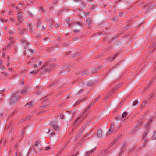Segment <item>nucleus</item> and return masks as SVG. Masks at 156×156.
<instances>
[{
	"instance_id": "f257e3e1",
	"label": "nucleus",
	"mask_w": 156,
	"mask_h": 156,
	"mask_svg": "<svg viewBox=\"0 0 156 156\" xmlns=\"http://www.w3.org/2000/svg\"><path fill=\"white\" fill-rule=\"evenodd\" d=\"M42 63L41 60L37 59L36 68L41 69L44 68L45 71L47 72L50 71L51 69L54 68L55 67V65L50 62H47L44 64H42Z\"/></svg>"
},
{
	"instance_id": "9d476101",
	"label": "nucleus",
	"mask_w": 156,
	"mask_h": 156,
	"mask_svg": "<svg viewBox=\"0 0 156 156\" xmlns=\"http://www.w3.org/2000/svg\"><path fill=\"white\" fill-rule=\"evenodd\" d=\"M97 135L99 138H101L102 136V131L101 130H98L97 132Z\"/></svg>"
},
{
	"instance_id": "13d9d810",
	"label": "nucleus",
	"mask_w": 156,
	"mask_h": 156,
	"mask_svg": "<svg viewBox=\"0 0 156 156\" xmlns=\"http://www.w3.org/2000/svg\"><path fill=\"white\" fill-rule=\"evenodd\" d=\"M99 96H98V99H99Z\"/></svg>"
},
{
	"instance_id": "c03bdc74",
	"label": "nucleus",
	"mask_w": 156,
	"mask_h": 156,
	"mask_svg": "<svg viewBox=\"0 0 156 156\" xmlns=\"http://www.w3.org/2000/svg\"><path fill=\"white\" fill-rule=\"evenodd\" d=\"M79 10H80V11H82V9H79Z\"/></svg>"
},
{
	"instance_id": "de8ad7c7",
	"label": "nucleus",
	"mask_w": 156,
	"mask_h": 156,
	"mask_svg": "<svg viewBox=\"0 0 156 156\" xmlns=\"http://www.w3.org/2000/svg\"><path fill=\"white\" fill-rule=\"evenodd\" d=\"M4 12V11H3V12H1V14H2L3 12Z\"/></svg>"
},
{
	"instance_id": "37998d69",
	"label": "nucleus",
	"mask_w": 156,
	"mask_h": 156,
	"mask_svg": "<svg viewBox=\"0 0 156 156\" xmlns=\"http://www.w3.org/2000/svg\"><path fill=\"white\" fill-rule=\"evenodd\" d=\"M15 154H16V156L17 155V152H16Z\"/></svg>"
},
{
	"instance_id": "5701e85b",
	"label": "nucleus",
	"mask_w": 156,
	"mask_h": 156,
	"mask_svg": "<svg viewBox=\"0 0 156 156\" xmlns=\"http://www.w3.org/2000/svg\"><path fill=\"white\" fill-rule=\"evenodd\" d=\"M37 72V71L36 70H35L34 71H33L32 72H30V74H35Z\"/></svg>"
},
{
	"instance_id": "58836bf2",
	"label": "nucleus",
	"mask_w": 156,
	"mask_h": 156,
	"mask_svg": "<svg viewBox=\"0 0 156 156\" xmlns=\"http://www.w3.org/2000/svg\"><path fill=\"white\" fill-rule=\"evenodd\" d=\"M64 149V148H62L61 150V151H63Z\"/></svg>"
},
{
	"instance_id": "aec40b11",
	"label": "nucleus",
	"mask_w": 156,
	"mask_h": 156,
	"mask_svg": "<svg viewBox=\"0 0 156 156\" xmlns=\"http://www.w3.org/2000/svg\"><path fill=\"white\" fill-rule=\"evenodd\" d=\"M138 101L137 100H135L133 102V106H135L138 104Z\"/></svg>"
},
{
	"instance_id": "393cba45",
	"label": "nucleus",
	"mask_w": 156,
	"mask_h": 156,
	"mask_svg": "<svg viewBox=\"0 0 156 156\" xmlns=\"http://www.w3.org/2000/svg\"><path fill=\"white\" fill-rule=\"evenodd\" d=\"M5 90H0V94H2L4 92H5Z\"/></svg>"
},
{
	"instance_id": "c756f323",
	"label": "nucleus",
	"mask_w": 156,
	"mask_h": 156,
	"mask_svg": "<svg viewBox=\"0 0 156 156\" xmlns=\"http://www.w3.org/2000/svg\"><path fill=\"white\" fill-rule=\"evenodd\" d=\"M73 1L76 2H82V0H73Z\"/></svg>"
},
{
	"instance_id": "864d4df0",
	"label": "nucleus",
	"mask_w": 156,
	"mask_h": 156,
	"mask_svg": "<svg viewBox=\"0 0 156 156\" xmlns=\"http://www.w3.org/2000/svg\"><path fill=\"white\" fill-rule=\"evenodd\" d=\"M57 27H59V25H57Z\"/></svg>"
},
{
	"instance_id": "ea45409f",
	"label": "nucleus",
	"mask_w": 156,
	"mask_h": 156,
	"mask_svg": "<svg viewBox=\"0 0 156 156\" xmlns=\"http://www.w3.org/2000/svg\"><path fill=\"white\" fill-rule=\"evenodd\" d=\"M154 6L153 5H152L151 6V8H153L154 7Z\"/></svg>"
},
{
	"instance_id": "79ce46f5",
	"label": "nucleus",
	"mask_w": 156,
	"mask_h": 156,
	"mask_svg": "<svg viewBox=\"0 0 156 156\" xmlns=\"http://www.w3.org/2000/svg\"><path fill=\"white\" fill-rule=\"evenodd\" d=\"M126 144V143H124V144H123V146H125Z\"/></svg>"
},
{
	"instance_id": "72a5a7b5",
	"label": "nucleus",
	"mask_w": 156,
	"mask_h": 156,
	"mask_svg": "<svg viewBox=\"0 0 156 156\" xmlns=\"http://www.w3.org/2000/svg\"><path fill=\"white\" fill-rule=\"evenodd\" d=\"M30 17H32V16H33V15H32V14L31 13H30Z\"/></svg>"
},
{
	"instance_id": "0eeeda50",
	"label": "nucleus",
	"mask_w": 156,
	"mask_h": 156,
	"mask_svg": "<svg viewBox=\"0 0 156 156\" xmlns=\"http://www.w3.org/2000/svg\"><path fill=\"white\" fill-rule=\"evenodd\" d=\"M114 128V125L113 124H111L109 128V130L108 131V133H107V135H108L111 133H113V129Z\"/></svg>"
},
{
	"instance_id": "7c9ffc66",
	"label": "nucleus",
	"mask_w": 156,
	"mask_h": 156,
	"mask_svg": "<svg viewBox=\"0 0 156 156\" xmlns=\"http://www.w3.org/2000/svg\"><path fill=\"white\" fill-rule=\"evenodd\" d=\"M146 136V134L145 133H144V135H143V140H144V138H145V137Z\"/></svg>"
},
{
	"instance_id": "680f3d73",
	"label": "nucleus",
	"mask_w": 156,
	"mask_h": 156,
	"mask_svg": "<svg viewBox=\"0 0 156 156\" xmlns=\"http://www.w3.org/2000/svg\"><path fill=\"white\" fill-rule=\"evenodd\" d=\"M8 46H10V45L9 44Z\"/></svg>"
},
{
	"instance_id": "bf43d9fd",
	"label": "nucleus",
	"mask_w": 156,
	"mask_h": 156,
	"mask_svg": "<svg viewBox=\"0 0 156 156\" xmlns=\"http://www.w3.org/2000/svg\"><path fill=\"white\" fill-rule=\"evenodd\" d=\"M28 12V13L29 14V12Z\"/></svg>"
},
{
	"instance_id": "6ab92c4d",
	"label": "nucleus",
	"mask_w": 156,
	"mask_h": 156,
	"mask_svg": "<svg viewBox=\"0 0 156 156\" xmlns=\"http://www.w3.org/2000/svg\"><path fill=\"white\" fill-rule=\"evenodd\" d=\"M9 44H12L13 43V39L12 38L10 37L9 38Z\"/></svg>"
},
{
	"instance_id": "a19ab883",
	"label": "nucleus",
	"mask_w": 156,
	"mask_h": 156,
	"mask_svg": "<svg viewBox=\"0 0 156 156\" xmlns=\"http://www.w3.org/2000/svg\"><path fill=\"white\" fill-rule=\"evenodd\" d=\"M62 151H59V152H58V154H60L61 153V152H62Z\"/></svg>"
},
{
	"instance_id": "423d86ee",
	"label": "nucleus",
	"mask_w": 156,
	"mask_h": 156,
	"mask_svg": "<svg viewBox=\"0 0 156 156\" xmlns=\"http://www.w3.org/2000/svg\"><path fill=\"white\" fill-rule=\"evenodd\" d=\"M37 58L36 57H32L30 60V65H31L34 68H36L37 66Z\"/></svg>"
},
{
	"instance_id": "412c9836",
	"label": "nucleus",
	"mask_w": 156,
	"mask_h": 156,
	"mask_svg": "<svg viewBox=\"0 0 156 156\" xmlns=\"http://www.w3.org/2000/svg\"><path fill=\"white\" fill-rule=\"evenodd\" d=\"M34 105V102L33 101H31L30 102V107H32Z\"/></svg>"
},
{
	"instance_id": "c9c22d12",
	"label": "nucleus",
	"mask_w": 156,
	"mask_h": 156,
	"mask_svg": "<svg viewBox=\"0 0 156 156\" xmlns=\"http://www.w3.org/2000/svg\"><path fill=\"white\" fill-rule=\"evenodd\" d=\"M50 26H51V28H52L54 26V25H53L52 24H51V25H50Z\"/></svg>"
},
{
	"instance_id": "49530a36",
	"label": "nucleus",
	"mask_w": 156,
	"mask_h": 156,
	"mask_svg": "<svg viewBox=\"0 0 156 156\" xmlns=\"http://www.w3.org/2000/svg\"><path fill=\"white\" fill-rule=\"evenodd\" d=\"M13 20V19H11V21H12Z\"/></svg>"
},
{
	"instance_id": "052dcab7",
	"label": "nucleus",
	"mask_w": 156,
	"mask_h": 156,
	"mask_svg": "<svg viewBox=\"0 0 156 156\" xmlns=\"http://www.w3.org/2000/svg\"><path fill=\"white\" fill-rule=\"evenodd\" d=\"M155 64H156V62H155Z\"/></svg>"
},
{
	"instance_id": "603ef678",
	"label": "nucleus",
	"mask_w": 156,
	"mask_h": 156,
	"mask_svg": "<svg viewBox=\"0 0 156 156\" xmlns=\"http://www.w3.org/2000/svg\"><path fill=\"white\" fill-rule=\"evenodd\" d=\"M51 122H52V124H54V123H53V121H52Z\"/></svg>"
},
{
	"instance_id": "e433bc0d",
	"label": "nucleus",
	"mask_w": 156,
	"mask_h": 156,
	"mask_svg": "<svg viewBox=\"0 0 156 156\" xmlns=\"http://www.w3.org/2000/svg\"><path fill=\"white\" fill-rule=\"evenodd\" d=\"M150 124V123L147 124V125H146V126L147 127H148V126H149V125Z\"/></svg>"
},
{
	"instance_id": "7ed1b4c3",
	"label": "nucleus",
	"mask_w": 156,
	"mask_h": 156,
	"mask_svg": "<svg viewBox=\"0 0 156 156\" xmlns=\"http://www.w3.org/2000/svg\"><path fill=\"white\" fill-rule=\"evenodd\" d=\"M18 94L16 93L14 94L11 98L9 101V105L12 106L15 105L16 103L18 101L20 98L18 97Z\"/></svg>"
},
{
	"instance_id": "f8f14e48",
	"label": "nucleus",
	"mask_w": 156,
	"mask_h": 156,
	"mask_svg": "<svg viewBox=\"0 0 156 156\" xmlns=\"http://www.w3.org/2000/svg\"><path fill=\"white\" fill-rule=\"evenodd\" d=\"M86 23L88 25H90L91 24L90 19V18H87L86 20Z\"/></svg>"
},
{
	"instance_id": "2eb2a0df",
	"label": "nucleus",
	"mask_w": 156,
	"mask_h": 156,
	"mask_svg": "<svg viewBox=\"0 0 156 156\" xmlns=\"http://www.w3.org/2000/svg\"><path fill=\"white\" fill-rule=\"evenodd\" d=\"M127 115V113L126 112H123L121 116L122 118H124L126 117Z\"/></svg>"
},
{
	"instance_id": "f03ea898",
	"label": "nucleus",
	"mask_w": 156,
	"mask_h": 156,
	"mask_svg": "<svg viewBox=\"0 0 156 156\" xmlns=\"http://www.w3.org/2000/svg\"><path fill=\"white\" fill-rule=\"evenodd\" d=\"M98 99H97L95 101H94L93 102H92L91 104H90L88 107L87 109L84 112L83 114L79 118H76L75 121V123L76 124L75 125H76L77 123L80 122V121H82V119H83L86 116L87 114V109H89L91 106H92L95 103H96Z\"/></svg>"
},
{
	"instance_id": "bb28decb",
	"label": "nucleus",
	"mask_w": 156,
	"mask_h": 156,
	"mask_svg": "<svg viewBox=\"0 0 156 156\" xmlns=\"http://www.w3.org/2000/svg\"><path fill=\"white\" fill-rule=\"evenodd\" d=\"M82 3L81 5V7H84V3L82 1Z\"/></svg>"
},
{
	"instance_id": "cd10ccee",
	"label": "nucleus",
	"mask_w": 156,
	"mask_h": 156,
	"mask_svg": "<svg viewBox=\"0 0 156 156\" xmlns=\"http://www.w3.org/2000/svg\"><path fill=\"white\" fill-rule=\"evenodd\" d=\"M50 148V147H46L45 148V150H46V151H48V150Z\"/></svg>"
},
{
	"instance_id": "39448f33",
	"label": "nucleus",
	"mask_w": 156,
	"mask_h": 156,
	"mask_svg": "<svg viewBox=\"0 0 156 156\" xmlns=\"http://www.w3.org/2000/svg\"><path fill=\"white\" fill-rule=\"evenodd\" d=\"M34 149L36 151H41L42 149L41 148L40 143L38 141H36L34 143Z\"/></svg>"
},
{
	"instance_id": "4d7b16f0",
	"label": "nucleus",
	"mask_w": 156,
	"mask_h": 156,
	"mask_svg": "<svg viewBox=\"0 0 156 156\" xmlns=\"http://www.w3.org/2000/svg\"><path fill=\"white\" fill-rule=\"evenodd\" d=\"M31 3V1H30V3Z\"/></svg>"
},
{
	"instance_id": "5fc2aeb1",
	"label": "nucleus",
	"mask_w": 156,
	"mask_h": 156,
	"mask_svg": "<svg viewBox=\"0 0 156 156\" xmlns=\"http://www.w3.org/2000/svg\"><path fill=\"white\" fill-rule=\"evenodd\" d=\"M34 126V125L33 124V125H32V127Z\"/></svg>"
},
{
	"instance_id": "2f4dec72",
	"label": "nucleus",
	"mask_w": 156,
	"mask_h": 156,
	"mask_svg": "<svg viewBox=\"0 0 156 156\" xmlns=\"http://www.w3.org/2000/svg\"><path fill=\"white\" fill-rule=\"evenodd\" d=\"M40 9H41V10H44V8L43 7H40Z\"/></svg>"
},
{
	"instance_id": "a878e982",
	"label": "nucleus",
	"mask_w": 156,
	"mask_h": 156,
	"mask_svg": "<svg viewBox=\"0 0 156 156\" xmlns=\"http://www.w3.org/2000/svg\"><path fill=\"white\" fill-rule=\"evenodd\" d=\"M60 117L61 119H63L64 118V116L63 114H62L60 115Z\"/></svg>"
},
{
	"instance_id": "f3484780",
	"label": "nucleus",
	"mask_w": 156,
	"mask_h": 156,
	"mask_svg": "<svg viewBox=\"0 0 156 156\" xmlns=\"http://www.w3.org/2000/svg\"><path fill=\"white\" fill-rule=\"evenodd\" d=\"M116 119L119 120H121L123 119L122 117L120 115H118L116 116Z\"/></svg>"
},
{
	"instance_id": "09e8293b",
	"label": "nucleus",
	"mask_w": 156,
	"mask_h": 156,
	"mask_svg": "<svg viewBox=\"0 0 156 156\" xmlns=\"http://www.w3.org/2000/svg\"><path fill=\"white\" fill-rule=\"evenodd\" d=\"M82 73L83 74H85V72H83Z\"/></svg>"
},
{
	"instance_id": "8fccbe9b",
	"label": "nucleus",
	"mask_w": 156,
	"mask_h": 156,
	"mask_svg": "<svg viewBox=\"0 0 156 156\" xmlns=\"http://www.w3.org/2000/svg\"><path fill=\"white\" fill-rule=\"evenodd\" d=\"M156 44V42H154V44ZM155 46H156V45H155Z\"/></svg>"
},
{
	"instance_id": "6e6d98bb",
	"label": "nucleus",
	"mask_w": 156,
	"mask_h": 156,
	"mask_svg": "<svg viewBox=\"0 0 156 156\" xmlns=\"http://www.w3.org/2000/svg\"><path fill=\"white\" fill-rule=\"evenodd\" d=\"M39 87V86H38L37 87V88H38V87Z\"/></svg>"
},
{
	"instance_id": "473e14b6",
	"label": "nucleus",
	"mask_w": 156,
	"mask_h": 156,
	"mask_svg": "<svg viewBox=\"0 0 156 156\" xmlns=\"http://www.w3.org/2000/svg\"><path fill=\"white\" fill-rule=\"evenodd\" d=\"M4 68V67L3 66H1V69H3Z\"/></svg>"
},
{
	"instance_id": "3c124183",
	"label": "nucleus",
	"mask_w": 156,
	"mask_h": 156,
	"mask_svg": "<svg viewBox=\"0 0 156 156\" xmlns=\"http://www.w3.org/2000/svg\"><path fill=\"white\" fill-rule=\"evenodd\" d=\"M30 30H31V28H30Z\"/></svg>"
},
{
	"instance_id": "b1692460",
	"label": "nucleus",
	"mask_w": 156,
	"mask_h": 156,
	"mask_svg": "<svg viewBox=\"0 0 156 156\" xmlns=\"http://www.w3.org/2000/svg\"><path fill=\"white\" fill-rule=\"evenodd\" d=\"M153 140H156V132H155L154 135V136L153 137Z\"/></svg>"
},
{
	"instance_id": "f704fd0d",
	"label": "nucleus",
	"mask_w": 156,
	"mask_h": 156,
	"mask_svg": "<svg viewBox=\"0 0 156 156\" xmlns=\"http://www.w3.org/2000/svg\"><path fill=\"white\" fill-rule=\"evenodd\" d=\"M2 61L0 60V65H1L2 64Z\"/></svg>"
},
{
	"instance_id": "dca6fc26",
	"label": "nucleus",
	"mask_w": 156,
	"mask_h": 156,
	"mask_svg": "<svg viewBox=\"0 0 156 156\" xmlns=\"http://www.w3.org/2000/svg\"><path fill=\"white\" fill-rule=\"evenodd\" d=\"M93 151V150H91L90 151L87 152L86 153V156H89V155Z\"/></svg>"
},
{
	"instance_id": "9b49d317",
	"label": "nucleus",
	"mask_w": 156,
	"mask_h": 156,
	"mask_svg": "<svg viewBox=\"0 0 156 156\" xmlns=\"http://www.w3.org/2000/svg\"><path fill=\"white\" fill-rule=\"evenodd\" d=\"M52 127L53 129L55 130V131H58L59 128L57 126L55 125H53Z\"/></svg>"
},
{
	"instance_id": "6e6552de",
	"label": "nucleus",
	"mask_w": 156,
	"mask_h": 156,
	"mask_svg": "<svg viewBox=\"0 0 156 156\" xmlns=\"http://www.w3.org/2000/svg\"><path fill=\"white\" fill-rule=\"evenodd\" d=\"M36 27L41 30H44L45 28L44 27H43L42 25H41L40 22H38L37 23V24L36 25Z\"/></svg>"
},
{
	"instance_id": "4be33fe9",
	"label": "nucleus",
	"mask_w": 156,
	"mask_h": 156,
	"mask_svg": "<svg viewBox=\"0 0 156 156\" xmlns=\"http://www.w3.org/2000/svg\"><path fill=\"white\" fill-rule=\"evenodd\" d=\"M94 83V82L93 81H91L87 85L88 87H90V86L93 85Z\"/></svg>"
},
{
	"instance_id": "c85d7f7f",
	"label": "nucleus",
	"mask_w": 156,
	"mask_h": 156,
	"mask_svg": "<svg viewBox=\"0 0 156 156\" xmlns=\"http://www.w3.org/2000/svg\"><path fill=\"white\" fill-rule=\"evenodd\" d=\"M24 81L23 80H21V83L20 84L21 85H23L24 84Z\"/></svg>"
},
{
	"instance_id": "a18cd8bd",
	"label": "nucleus",
	"mask_w": 156,
	"mask_h": 156,
	"mask_svg": "<svg viewBox=\"0 0 156 156\" xmlns=\"http://www.w3.org/2000/svg\"><path fill=\"white\" fill-rule=\"evenodd\" d=\"M54 134V135H55V133L54 132H52L51 133L52 134Z\"/></svg>"
},
{
	"instance_id": "1a4fd4ad",
	"label": "nucleus",
	"mask_w": 156,
	"mask_h": 156,
	"mask_svg": "<svg viewBox=\"0 0 156 156\" xmlns=\"http://www.w3.org/2000/svg\"><path fill=\"white\" fill-rule=\"evenodd\" d=\"M28 91V89L26 88L23 89L22 91H21V93L23 95H26L27 94Z\"/></svg>"
},
{
	"instance_id": "4c0bfd02",
	"label": "nucleus",
	"mask_w": 156,
	"mask_h": 156,
	"mask_svg": "<svg viewBox=\"0 0 156 156\" xmlns=\"http://www.w3.org/2000/svg\"><path fill=\"white\" fill-rule=\"evenodd\" d=\"M94 7H95V6H93L92 7V8H91V9H93L94 8Z\"/></svg>"
},
{
	"instance_id": "4468645a",
	"label": "nucleus",
	"mask_w": 156,
	"mask_h": 156,
	"mask_svg": "<svg viewBox=\"0 0 156 156\" xmlns=\"http://www.w3.org/2000/svg\"><path fill=\"white\" fill-rule=\"evenodd\" d=\"M17 18L18 19V20L19 21H20L21 20V19L22 18L21 15L20 13H19L17 14Z\"/></svg>"
},
{
	"instance_id": "ddd939ff",
	"label": "nucleus",
	"mask_w": 156,
	"mask_h": 156,
	"mask_svg": "<svg viewBox=\"0 0 156 156\" xmlns=\"http://www.w3.org/2000/svg\"><path fill=\"white\" fill-rule=\"evenodd\" d=\"M35 50L33 49H30V55H32L34 54L35 53Z\"/></svg>"
},
{
	"instance_id": "a211bd4d",
	"label": "nucleus",
	"mask_w": 156,
	"mask_h": 156,
	"mask_svg": "<svg viewBox=\"0 0 156 156\" xmlns=\"http://www.w3.org/2000/svg\"><path fill=\"white\" fill-rule=\"evenodd\" d=\"M83 129H82V130L79 131L78 133V135L79 136H80V135H81L83 133Z\"/></svg>"
},
{
	"instance_id": "20e7f679",
	"label": "nucleus",
	"mask_w": 156,
	"mask_h": 156,
	"mask_svg": "<svg viewBox=\"0 0 156 156\" xmlns=\"http://www.w3.org/2000/svg\"><path fill=\"white\" fill-rule=\"evenodd\" d=\"M81 25L82 23H80V22L75 23L74 22H72V24H69V26L70 27H71L72 26H73V28H76V30H73L74 32H79V29L81 27Z\"/></svg>"
}]
</instances>
